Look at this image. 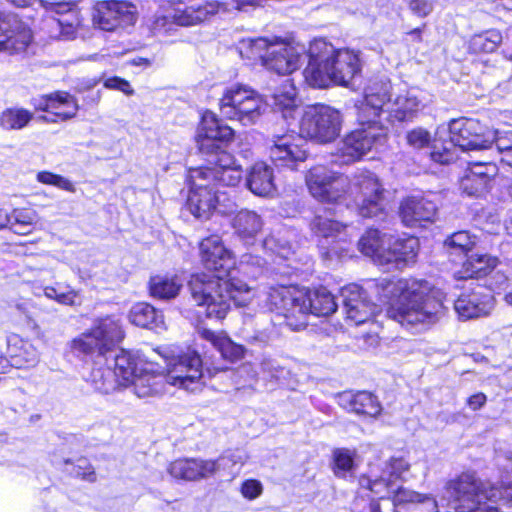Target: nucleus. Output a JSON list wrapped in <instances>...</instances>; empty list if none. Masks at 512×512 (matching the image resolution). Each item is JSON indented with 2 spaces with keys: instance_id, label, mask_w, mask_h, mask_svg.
I'll list each match as a JSON object with an SVG mask.
<instances>
[{
  "instance_id": "obj_15",
  "label": "nucleus",
  "mask_w": 512,
  "mask_h": 512,
  "mask_svg": "<svg viewBox=\"0 0 512 512\" xmlns=\"http://www.w3.org/2000/svg\"><path fill=\"white\" fill-rule=\"evenodd\" d=\"M388 80L371 81L365 88V104L358 115L359 124L367 128H385L380 121L382 107L390 97Z\"/></svg>"
},
{
  "instance_id": "obj_32",
  "label": "nucleus",
  "mask_w": 512,
  "mask_h": 512,
  "mask_svg": "<svg viewBox=\"0 0 512 512\" xmlns=\"http://www.w3.org/2000/svg\"><path fill=\"white\" fill-rule=\"evenodd\" d=\"M453 130H435L429 147L434 162L449 164L458 158L455 143L452 140Z\"/></svg>"
},
{
  "instance_id": "obj_10",
  "label": "nucleus",
  "mask_w": 512,
  "mask_h": 512,
  "mask_svg": "<svg viewBox=\"0 0 512 512\" xmlns=\"http://www.w3.org/2000/svg\"><path fill=\"white\" fill-rule=\"evenodd\" d=\"M125 337L119 320L107 316L95 320L92 328L72 342L75 351L103 355L118 345Z\"/></svg>"
},
{
  "instance_id": "obj_42",
  "label": "nucleus",
  "mask_w": 512,
  "mask_h": 512,
  "mask_svg": "<svg viewBox=\"0 0 512 512\" xmlns=\"http://www.w3.org/2000/svg\"><path fill=\"white\" fill-rule=\"evenodd\" d=\"M327 211L323 214H316L311 221V230L313 233L324 238H337L345 232L347 225L336 221L327 215Z\"/></svg>"
},
{
  "instance_id": "obj_55",
  "label": "nucleus",
  "mask_w": 512,
  "mask_h": 512,
  "mask_svg": "<svg viewBox=\"0 0 512 512\" xmlns=\"http://www.w3.org/2000/svg\"><path fill=\"white\" fill-rule=\"evenodd\" d=\"M12 361L17 367H33L39 361V354L32 344L24 342L22 343L19 352L12 356Z\"/></svg>"
},
{
  "instance_id": "obj_59",
  "label": "nucleus",
  "mask_w": 512,
  "mask_h": 512,
  "mask_svg": "<svg viewBox=\"0 0 512 512\" xmlns=\"http://www.w3.org/2000/svg\"><path fill=\"white\" fill-rule=\"evenodd\" d=\"M196 481L207 479L220 472L217 459L195 458Z\"/></svg>"
},
{
  "instance_id": "obj_30",
  "label": "nucleus",
  "mask_w": 512,
  "mask_h": 512,
  "mask_svg": "<svg viewBox=\"0 0 512 512\" xmlns=\"http://www.w3.org/2000/svg\"><path fill=\"white\" fill-rule=\"evenodd\" d=\"M338 402L343 408L349 411L371 417L379 415L381 411V406L377 398L366 391L357 393L343 392L339 394Z\"/></svg>"
},
{
  "instance_id": "obj_44",
  "label": "nucleus",
  "mask_w": 512,
  "mask_h": 512,
  "mask_svg": "<svg viewBox=\"0 0 512 512\" xmlns=\"http://www.w3.org/2000/svg\"><path fill=\"white\" fill-rule=\"evenodd\" d=\"M497 174V167L493 163H474L466 171L464 175V184L467 187L469 181L475 180L478 189H488V186Z\"/></svg>"
},
{
  "instance_id": "obj_45",
  "label": "nucleus",
  "mask_w": 512,
  "mask_h": 512,
  "mask_svg": "<svg viewBox=\"0 0 512 512\" xmlns=\"http://www.w3.org/2000/svg\"><path fill=\"white\" fill-rule=\"evenodd\" d=\"M502 41V35L497 30H489L474 35L469 41V50L473 53H491Z\"/></svg>"
},
{
  "instance_id": "obj_53",
  "label": "nucleus",
  "mask_w": 512,
  "mask_h": 512,
  "mask_svg": "<svg viewBox=\"0 0 512 512\" xmlns=\"http://www.w3.org/2000/svg\"><path fill=\"white\" fill-rule=\"evenodd\" d=\"M476 243L477 237L471 235L468 231L455 232L445 240V245L449 248L463 253L472 250Z\"/></svg>"
},
{
  "instance_id": "obj_4",
  "label": "nucleus",
  "mask_w": 512,
  "mask_h": 512,
  "mask_svg": "<svg viewBox=\"0 0 512 512\" xmlns=\"http://www.w3.org/2000/svg\"><path fill=\"white\" fill-rule=\"evenodd\" d=\"M271 307L282 314L287 325L299 330L307 325L308 314L328 316L337 309L334 296L325 288L303 292L286 286L272 287L268 292Z\"/></svg>"
},
{
  "instance_id": "obj_13",
  "label": "nucleus",
  "mask_w": 512,
  "mask_h": 512,
  "mask_svg": "<svg viewBox=\"0 0 512 512\" xmlns=\"http://www.w3.org/2000/svg\"><path fill=\"white\" fill-rule=\"evenodd\" d=\"M137 19L136 6L127 1H100L93 8V23L104 31H116L134 26Z\"/></svg>"
},
{
  "instance_id": "obj_57",
  "label": "nucleus",
  "mask_w": 512,
  "mask_h": 512,
  "mask_svg": "<svg viewBox=\"0 0 512 512\" xmlns=\"http://www.w3.org/2000/svg\"><path fill=\"white\" fill-rule=\"evenodd\" d=\"M410 469L409 462L403 457H391L384 464L385 475H388L391 479L396 482V480L402 477V474L407 472Z\"/></svg>"
},
{
  "instance_id": "obj_11",
  "label": "nucleus",
  "mask_w": 512,
  "mask_h": 512,
  "mask_svg": "<svg viewBox=\"0 0 512 512\" xmlns=\"http://www.w3.org/2000/svg\"><path fill=\"white\" fill-rule=\"evenodd\" d=\"M243 141L248 143L246 133L235 135L234 130H202L197 135V143L202 153L210 155L209 162L214 167H208L211 170H223L230 167H239L236 165L233 156L226 152V148L236 146L241 148Z\"/></svg>"
},
{
  "instance_id": "obj_33",
  "label": "nucleus",
  "mask_w": 512,
  "mask_h": 512,
  "mask_svg": "<svg viewBox=\"0 0 512 512\" xmlns=\"http://www.w3.org/2000/svg\"><path fill=\"white\" fill-rule=\"evenodd\" d=\"M200 333L201 337L209 341L220 352L224 359L230 362H236L244 357L246 349L242 345L233 342L223 332L203 329Z\"/></svg>"
},
{
  "instance_id": "obj_27",
  "label": "nucleus",
  "mask_w": 512,
  "mask_h": 512,
  "mask_svg": "<svg viewBox=\"0 0 512 512\" xmlns=\"http://www.w3.org/2000/svg\"><path fill=\"white\" fill-rule=\"evenodd\" d=\"M435 203L424 197H408L402 201L400 216L407 226H413L421 221H431L436 214Z\"/></svg>"
},
{
  "instance_id": "obj_54",
  "label": "nucleus",
  "mask_w": 512,
  "mask_h": 512,
  "mask_svg": "<svg viewBox=\"0 0 512 512\" xmlns=\"http://www.w3.org/2000/svg\"><path fill=\"white\" fill-rule=\"evenodd\" d=\"M203 171H209L213 174L210 178V183L214 186L215 182H219L224 186L234 187L236 186L242 177L241 169L239 167H230L223 170H211L202 169Z\"/></svg>"
},
{
  "instance_id": "obj_51",
  "label": "nucleus",
  "mask_w": 512,
  "mask_h": 512,
  "mask_svg": "<svg viewBox=\"0 0 512 512\" xmlns=\"http://www.w3.org/2000/svg\"><path fill=\"white\" fill-rule=\"evenodd\" d=\"M192 7L194 10V19L196 21V25L211 19L221 11L226 12L229 10L225 3H220L217 1L193 3Z\"/></svg>"
},
{
  "instance_id": "obj_49",
  "label": "nucleus",
  "mask_w": 512,
  "mask_h": 512,
  "mask_svg": "<svg viewBox=\"0 0 512 512\" xmlns=\"http://www.w3.org/2000/svg\"><path fill=\"white\" fill-rule=\"evenodd\" d=\"M194 10L192 4L186 6L184 8H174L173 11L169 14L168 18H171L174 23L180 26H193L196 25V21L194 19ZM167 22V17H157L155 21L156 28L165 27Z\"/></svg>"
},
{
  "instance_id": "obj_6",
  "label": "nucleus",
  "mask_w": 512,
  "mask_h": 512,
  "mask_svg": "<svg viewBox=\"0 0 512 512\" xmlns=\"http://www.w3.org/2000/svg\"><path fill=\"white\" fill-rule=\"evenodd\" d=\"M153 351L165 362V375L168 384L191 392L201 389L203 384L202 359L196 350L165 346Z\"/></svg>"
},
{
  "instance_id": "obj_3",
  "label": "nucleus",
  "mask_w": 512,
  "mask_h": 512,
  "mask_svg": "<svg viewBox=\"0 0 512 512\" xmlns=\"http://www.w3.org/2000/svg\"><path fill=\"white\" fill-rule=\"evenodd\" d=\"M379 301L388 305L386 313L401 325H430L446 313L444 293L426 280L383 279L376 285Z\"/></svg>"
},
{
  "instance_id": "obj_50",
  "label": "nucleus",
  "mask_w": 512,
  "mask_h": 512,
  "mask_svg": "<svg viewBox=\"0 0 512 512\" xmlns=\"http://www.w3.org/2000/svg\"><path fill=\"white\" fill-rule=\"evenodd\" d=\"M36 222V213L29 210H14L11 215L10 228L19 235H27Z\"/></svg>"
},
{
  "instance_id": "obj_16",
  "label": "nucleus",
  "mask_w": 512,
  "mask_h": 512,
  "mask_svg": "<svg viewBox=\"0 0 512 512\" xmlns=\"http://www.w3.org/2000/svg\"><path fill=\"white\" fill-rule=\"evenodd\" d=\"M31 39V30L16 14L0 12V51H24Z\"/></svg>"
},
{
  "instance_id": "obj_36",
  "label": "nucleus",
  "mask_w": 512,
  "mask_h": 512,
  "mask_svg": "<svg viewBox=\"0 0 512 512\" xmlns=\"http://www.w3.org/2000/svg\"><path fill=\"white\" fill-rule=\"evenodd\" d=\"M182 286V281L176 275H156L149 281L150 295L160 300L175 298Z\"/></svg>"
},
{
  "instance_id": "obj_24",
  "label": "nucleus",
  "mask_w": 512,
  "mask_h": 512,
  "mask_svg": "<svg viewBox=\"0 0 512 512\" xmlns=\"http://www.w3.org/2000/svg\"><path fill=\"white\" fill-rule=\"evenodd\" d=\"M300 53L292 45L275 38L271 51L264 60V66L277 74L285 75L294 72L299 66Z\"/></svg>"
},
{
  "instance_id": "obj_35",
  "label": "nucleus",
  "mask_w": 512,
  "mask_h": 512,
  "mask_svg": "<svg viewBox=\"0 0 512 512\" xmlns=\"http://www.w3.org/2000/svg\"><path fill=\"white\" fill-rule=\"evenodd\" d=\"M419 106L420 101L411 92L407 91L399 94L388 107L391 124L394 125L396 122H403L412 118L414 113L418 111Z\"/></svg>"
},
{
  "instance_id": "obj_61",
  "label": "nucleus",
  "mask_w": 512,
  "mask_h": 512,
  "mask_svg": "<svg viewBox=\"0 0 512 512\" xmlns=\"http://www.w3.org/2000/svg\"><path fill=\"white\" fill-rule=\"evenodd\" d=\"M409 11L418 18L429 16L435 9V0H405Z\"/></svg>"
},
{
  "instance_id": "obj_9",
  "label": "nucleus",
  "mask_w": 512,
  "mask_h": 512,
  "mask_svg": "<svg viewBox=\"0 0 512 512\" xmlns=\"http://www.w3.org/2000/svg\"><path fill=\"white\" fill-rule=\"evenodd\" d=\"M300 134L296 130H287L281 136H277L270 148L272 160L281 166L294 169L297 162H303L307 158L304 145L308 141L316 144H327L337 137L336 130H304Z\"/></svg>"
},
{
  "instance_id": "obj_17",
  "label": "nucleus",
  "mask_w": 512,
  "mask_h": 512,
  "mask_svg": "<svg viewBox=\"0 0 512 512\" xmlns=\"http://www.w3.org/2000/svg\"><path fill=\"white\" fill-rule=\"evenodd\" d=\"M343 305L347 319L360 325L372 319L380 310V305L371 303L364 290L352 284L342 289Z\"/></svg>"
},
{
  "instance_id": "obj_34",
  "label": "nucleus",
  "mask_w": 512,
  "mask_h": 512,
  "mask_svg": "<svg viewBox=\"0 0 512 512\" xmlns=\"http://www.w3.org/2000/svg\"><path fill=\"white\" fill-rule=\"evenodd\" d=\"M389 240H391V235L369 229L360 238L358 245L363 254L371 257L376 264L381 266V256H385Z\"/></svg>"
},
{
  "instance_id": "obj_28",
  "label": "nucleus",
  "mask_w": 512,
  "mask_h": 512,
  "mask_svg": "<svg viewBox=\"0 0 512 512\" xmlns=\"http://www.w3.org/2000/svg\"><path fill=\"white\" fill-rule=\"evenodd\" d=\"M341 125L340 112L325 105L307 107L301 118V128H339Z\"/></svg>"
},
{
  "instance_id": "obj_20",
  "label": "nucleus",
  "mask_w": 512,
  "mask_h": 512,
  "mask_svg": "<svg viewBox=\"0 0 512 512\" xmlns=\"http://www.w3.org/2000/svg\"><path fill=\"white\" fill-rule=\"evenodd\" d=\"M493 307L492 294L481 287L460 295L454 303L456 313L464 320L486 316L490 314Z\"/></svg>"
},
{
  "instance_id": "obj_47",
  "label": "nucleus",
  "mask_w": 512,
  "mask_h": 512,
  "mask_svg": "<svg viewBox=\"0 0 512 512\" xmlns=\"http://www.w3.org/2000/svg\"><path fill=\"white\" fill-rule=\"evenodd\" d=\"M356 449L335 448L332 451L333 472L337 477H344L346 473L352 471L355 466Z\"/></svg>"
},
{
  "instance_id": "obj_64",
  "label": "nucleus",
  "mask_w": 512,
  "mask_h": 512,
  "mask_svg": "<svg viewBox=\"0 0 512 512\" xmlns=\"http://www.w3.org/2000/svg\"><path fill=\"white\" fill-rule=\"evenodd\" d=\"M406 138L411 146L421 148L430 144L432 136L427 130H410Z\"/></svg>"
},
{
  "instance_id": "obj_58",
  "label": "nucleus",
  "mask_w": 512,
  "mask_h": 512,
  "mask_svg": "<svg viewBox=\"0 0 512 512\" xmlns=\"http://www.w3.org/2000/svg\"><path fill=\"white\" fill-rule=\"evenodd\" d=\"M247 457L244 453L240 451L230 452L224 455H221L217 458V463L220 471L227 472L228 475L233 474V468L236 465L242 466L245 464Z\"/></svg>"
},
{
  "instance_id": "obj_8",
  "label": "nucleus",
  "mask_w": 512,
  "mask_h": 512,
  "mask_svg": "<svg viewBox=\"0 0 512 512\" xmlns=\"http://www.w3.org/2000/svg\"><path fill=\"white\" fill-rule=\"evenodd\" d=\"M212 177L211 172L203 171L201 168L191 169L189 172L190 192L187 205L196 218L208 219L215 210L229 214L235 206L234 203L224 204L226 193L215 189L210 183Z\"/></svg>"
},
{
  "instance_id": "obj_46",
  "label": "nucleus",
  "mask_w": 512,
  "mask_h": 512,
  "mask_svg": "<svg viewBox=\"0 0 512 512\" xmlns=\"http://www.w3.org/2000/svg\"><path fill=\"white\" fill-rule=\"evenodd\" d=\"M296 90L291 83H286L282 92L274 94V105L281 111V117L285 120L294 118L297 113L295 105Z\"/></svg>"
},
{
  "instance_id": "obj_37",
  "label": "nucleus",
  "mask_w": 512,
  "mask_h": 512,
  "mask_svg": "<svg viewBox=\"0 0 512 512\" xmlns=\"http://www.w3.org/2000/svg\"><path fill=\"white\" fill-rule=\"evenodd\" d=\"M129 320L132 324L149 329L164 327V319L161 312L148 303H137L129 312Z\"/></svg>"
},
{
  "instance_id": "obj_60",
  "label": "nucleus",
  "mask_w": 512,
  "mask_h": 512,
  "mask_svg": "<svg viewBox=\"0 0 512 512\" xmlns=\"http://www.w3.org/2000/svg\"><path fill=\"white\" fill-rule=\"evenodd\" d=\"M44 295L64 305H74L77 298V292L75 290L67 289L66 291H62L52 286L44 288Z\"/></svg>"
},
{
  "instance_id": "obj_12",
  "label": "nucleus",
  "mask_w": 512,
  "mask_h": 512,
  "mask_svg": "<svg viewBox=\"0 0 512 512\" xmlns=\"http://www.w3.org/2000/svg\"><path fill=\"white\" fill-rule=\"evenodd\" d=\"M43 9L48 13L43 23V29L50 38L71 40L75 37L82 19L74 4L47 2Z\"/></svg>"
},
{
  "instance_id": "obj_40",
  "label": "nucleus",
  "mask_w": 512,
  "mask_h": 512,
  "mask_svg": "<svg viewBox=\"0 0 512 512\" xmlns=\"http://www.w3.org/2000/svg\"><path fill=\"white\" fill-rule=\"evenodd\" d=\"M272 43H275V39L269 40L264 37L245 38L239 42L238 49L243 58L250 60L259 59L264 66V60L271 51Z\"/></svg>"
},
{
  "instance_id": "obj_26",
  "label": "nucleus",
  "mask_w": 512,
  "mask_h": 512,
  "mask_svg": "<svg viewBox=\"0 0 512 512\" xmlns=\"http://www.w3.org/2000/svg\"><path fill=\"white\" fill-rule=\"evenodd\" d=\"M234 234L245 245H253L260 235L264 222L255 211L242 209L231 220Z\"/></svg>"
},
{
  "instance_id": "obj_43",
  "label": "nucleus",
  "mask_w": 512,
  "mask_h": 512,
  "mask_svg": "<svg viewBox=\"0 0 512 512\" xmlns=\"http://www.w3.org/2000/svg\"><path fill=\"white\" fill-rule=\"evenodd\" d=\"M90 380L94 388L103 394L115 391L120 385L119 379L111 367H95L91 371Z\"/></svg>"
},
{
  "instance_id": "obj_22",
  "label": "nucleus",
  "mask_w": 512,
  "mask_h": 512,
  "mask_svg": "<svg viewBox=\"0 0 512 512\" xmlns=\"http://www.w3.org/2000/svg\"><path fill=\"white\" fill-rule=\"evenodd\" d=\"M36 106L46 112L45 120L54 123L74 117L78 110L74 97L61 91L43 96Z\"/></svg>"
},
{
  "instance_id": "obj_41",
  "label": "nucleus",
  "mask_w": 512,
  "mask_h": 512,
  "mask_svg": "<svg viewBox=\"0 0 512 512\" xmlns=\"http://www.w3.org/2000/svg\"><path fill=\"white\" fill-rule=\"evenodd\" d=\"M452 140L456 151L482 150L490 147L492 140L472 130H453Z\"/></svg>"
},
{
  "instance_id": "obj_23",
  "label": "nucleus",
  "mask_w": 512,
  "mask_h": 512,
  "mask_svg": "<svg viewBox=\"0 0 512 512\" xmlns=\"http://www.w3.org/2000/svg\"><path fill=\"white\" fill-rule=\"evenodd\" d=\"M375 136L369 130H351L340 141L337 155L340 164H349L359 160L373 146Z\"/></svg>"
},
{
  "instance_id": "obj_25",
  "label": "nucleus",
  "mask_w": 512,
  "mask_h": 512,
  "mask_svg": "<svg viewBox=\"0 0 512 512\" xmlns=\"http://www.w3.org/2000/svg\"><path fill=\"white\" fill-rule=\"evenodd\" d=\"M395 512H439L434 497L408 488H399L393 496Z\"/></svg>"
},
{
  "instance_id": "obj_18",
  "label": "nucleus",
  "mask_w": 512,
  "mask_h": 512,
  "mask_svg": "<svg viewBox=\"0 0 512 512\" xmlns=\"http://www.w3.org/2000/svg\"><path fill=\"white\" fill-rule=\"evenodd\" d=\"M166 375L162 367L151 357L148 364L141 367V370L132 378L130 387L139 398L155 397L164 393Z\"/></svg>"
},
{
  "instance_id": "obj_29",
  "label": "nucleus",
  "mask_w": 512,
  "mask_h": 512,
  "mask_svg": "<svg viewBox=\"0 0 512 512\" xmlns=\"http://www.w3.org/2000/svg\"><path fill=\"white\" fill-rule=\"evenodd\" d=\"M150 358L151 356L146 354L135 356L128 351L120 350L114 358L112 369L119 379L120 385L129 387L132 378L141 370V367L148 364Z\"/></svg>"
},
{
  "instance_id": "obj_63",
  "label": "nucleus",
  "mask_w": 512,
  "mask_h": 512,
  "mask_svg": "<svg viewBox=\"0 0 512 512\" xmlns=\"http://www.w3.org/2000/svg\"><path fill=\"white\" fill-rule=\"evenodd\" d=\"M240 491L244 498L254 500L262 494L263 485L256 479H249L242 483Z\"/></svg>"
},
{
  "instance_id": "obj_52",
  "label": "nucleus",
  "mask_w": 512,
  "mask_h": 512,
  "mask_svg": "<svg viewBox=\"0 0 512 512\" xmlns=\"http://www.w3.org/2000/svg\"><path fill=\"white\" fill-rule=\"evenodd\" d=\"M32 119V114L25 109L15 108L4 111L0 117V125L4 128H23Z\"/></svg>"
},
{
  "instance_id": "obj_62",
  "label": "nucleus",
  "mask_w": 512,
  "mask_h": 512,
  "mask_svg": "<svg viewBox=\"0 0 512 512\" xmlns=\"http://www.w3.org/2000/svg\"><path fill=\"white\" fill-rule=\"evenodd\" d=\"M70 473L82 480L95 482L96 473L92 465L86 459H79L77 464L73 465Z\"/></svg>"
},
{
  "instance_id": "obj_14",
  "label": "nucleus",
  "mask_w": 512,
  "mask_h": 512,
  "mask_svg": "<svg viewBox=\"0 0 512 512\" xmlns=\"http://www.w3.org/2000/svg\"><path fill=\"white\" fill-rule=\"evenodd\" d=\"M333 55L332 44L323 39L313 41L309 48V62L303 71L306 83L314 88H327L334 84L329 58Z\"/></svg>"
},
{
  "instance_id": "obj_48",
  "label": "nucleus",
  "mask_w": 512,
  "mask_h": 512,
  "mask_svg": "<svg viewBox=\"0 0 512 512\" xmlns=\"http://www.w3.org/2000/svg\"><path fill=\"white\" fill-rule=\"evenodd\" d=\"M195 458L177 459L167 468L168 473L175 479L196 481Z\"/></svg>"
},
{
  "instance_id": "obj_2",
  "label": "nucleus",
  "mask_w": 512,
  "mask_h": 512,
  "mask_svg": "<svg viewBox=\"0 0 512 512\" xmlns=\"http://www.w3.org/2000/svg\"><path fill=\"white\" fill-rule=\"evenodd\" d=\"M305 182L310 195L318 202L339 204L349 192L361 217H378L385 211L383 188L369 171L356 173L350 181L339 172L316 165L307 171Z\"/></svg>"
},
{
  "instance_id": "obj_7",
  "label": "nucleus",
  "mask_w": 512,
  "mask_h": 512,
  "mask_svg": "<svg viewBox=\"0 0 512 512\" xmlns=\"http://www.w3.org/2000/svg\"><path fill=\"white\" fill-rule=\"evenodd\" d=\"M267 107L258 92L242 84H233L225 88L219 100L221 114L245 126L256 124Z\"/></svg>"
},
{
  "instance_id": "obj_39",
  "label": "nucleus",
  "mask_w": 512,
  "mask_h": 512,
  "mask_svg": "<svg viewBox=\"0 0 512 512\" xmlns=\"http://www.w3.org/2000/svg\"><path fill=\"white\" fill-rule=\"evenodd\" d=\"M498 260L486 254H473L463 263L462 278L481 277L497 266Z\"/></svg>"
},
{
  "instance_id": "obj_21",
  "label": "nucleus",
  "mask_w": 512,
  "mask_h": 512,
  "mask_svg": "<svg viewBox=\"0 0 512 512\" xmlns=\"http://www.w3.org/2000/svg\"><path fill=\"white\" fill-rule=\"evenodd\" d=\"M419 249V240L416 237L394 238L388 242L385 256H381V266L402 269L414 263Z\"/></svg>"
},
{
  "instance_id": "obj_31",
  "label": "nucleus",
  "mask_w": 512,
  "mask_h": 512,
  "mask_svg": "<svg viewBox=\"0 0 512 512\" xmlns=\"http://www.w3.org/2000/svg\"><path fill=\"white\" fill-rule=\"evenodd\" d=\"M247 184L252 193L258 196H270L276 186L272 167L264 162L255 163L248 175Z\"/></svg>"
},
{
  "instance_id": "obj_5",
  "label": "nucleus",
  "mask_w": 512,
  "mask_h": 512,
  "mask_svg": "<svg viewBox=\"0 0 512 512\" xmlns=\"http://www.w3.org/2000/svg\"><path fill=\"white\" fill-rule=\"evenodd\" d=\"M455 512H498L495 506L500 490L482 481L475 473L465 472L447 484Z\"/></svg>"
},
{
  "instance_id": "obj_19",
  "label": "nucleus",
  "mask_w": 512,
  "mask_h": 512,
  "mask_svg": "<svg viewBox=\"0 0 512 512\" xmlns=\"http://www.w3.org/2000/svg\"><path fill=\"white\" fill-rule=\"evenodd\" d=\"M333 55L329 58L334 76V84L348 86L360 74L362 63L359 53L347 48L336 49L332 45Z\"/></svg>"
},
{
  "instance_id": "obj_38",
  "label": "nucleus",
  "mask_w": 512,
  "mask_h": 512,
  "mask_svg": "<svg viewBox=\"0 0 512 512\" xmlns=\"http://www.w3.org/2000/svg\"><path fill=\"white\" fill-rule=\"evenodd\" d=\"M360 485L378 495L380 500H391L392 503L394 493L400 488L396 487L394 480L385 475L383 470L380 475H373V478L361 477Z\"/></svg>"
},
{
  "instance_id": "obj_1",
  "label": "nucleus",
  "mask_w": 512,
  "mask_h": 512,
  "mask_svg": "<svg viewBox=\"0 0 512 512\" xmlns=\"http://www.w3.org/2000/svg\"><path fill=\"white\" fill-rule=\"evenodd\" d=\"M202 262L210 273H197L188 283L191 297L198 306L205 307L209 318L223 319L233 301L237 306H247L253 299L252 289L242 280L229 279L234 267L232 254L217 235H212L200 243Z\"/></svg>"
},
{
  "instance_id": "obj_56",
  "label": "nucleus",
  "mask_w": 512,
  "mask_h": 512,
  "mask_svg": "<svg viewBox=\"0 0 512 512\" xmlns=\"http://www.w3.org/2000/svg\"><path fill=\"white\" fill-rule=\"evenodd\" d=\"M37 180L46 185H53L68 192H75L74 184L67 178L48 171H41L36 176Z\"/></svg>"
}]
</instances>
